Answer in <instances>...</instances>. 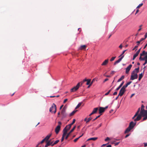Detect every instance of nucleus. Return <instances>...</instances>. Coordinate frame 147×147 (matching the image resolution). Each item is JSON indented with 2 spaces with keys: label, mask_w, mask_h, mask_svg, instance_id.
Listing matches in <instances>:
<instances>
[{
  "label": "nucleus",
  "mask_w": 147,
  "mask_h": 147,
  "mask_svg": "<svg viewBox=\"0 0 147 147\" xmlns=\"http://www.w3.org/2000/svg\"><path fill=\"white\" fill-rule=\"evenodd\" d=\"M140 110V108H139L134 116L132 117V119H134V121H135L140 120L142 117L147 115V110H146L140 111V114H138Z\"/></svg>",
  "instance_id": "nucleus-1"
},
{
  "label": "nucleus",
  "mask_w": 147,
  "mask_h": 147,
  "mask_svg": "<svg viewBox=\"0 0 147 147\" xmlns=\"http://www.w3.org/2000/svg\"><path fill=\"white\" fill-rule=\"evenodd\" d=\"M56 106L54 103H53L50 108L49 111L51 113H55L56 112Z\"/></svg>",
  "instance_id": "nucleus-2"
},
{
  "label": "nucleus",
  "mask_w": 147,
  "mask_h": 147,
  "mask_svg": "<svg viewBox=\"0 0 147 147\" xmlns=\"http://www.w3.org/2000/svg\"><path fill=\"white\" fill-rule=\"evenodd\" d=\"M58 125L56 127L55 129V131L56 134H58L59 132L61 129V122L59 121L58 122Z\"/></svg>",
  "instance_id": "nucleus-3"
},
{
  "label": "nucleus",
  "mask_w": 147,
  "mask_h": 147,
  "mask_svg": "<svg viewBox=\"0 0 147 147\" xmlns=\"http://www.w3.org/2000/svg\"><path fill=\"white\" fill-rule=\"evenodd\" d=\"M79 83H78L76 86L74 87L70 90L71 92H74L77 91L80 86Z\"/></svg>",
  "instance_id": "nucleus-4"
},
{
  "label": "nucleus",
  "mask_w": 147,
  "mask_h": 147,
  "mask_svg": "<svg viewBox=\"0 0 147 147\" xmlns=\"http://www.w3.org/2000/svg\"><path fill=\"white\" fill-rule=\"evenodd\" d=\"M138 78V75L137 74L135 73V71H133L131 73L130 79L133 80L135 79H136Z\"/></svg>",
  "instance_id": "nucleus-5"
},
{
  "label": "nucleus",
  "mask_w": 147,
  "mask_h": 147,
  "mask_svg": "<svg viewBox=\"0 0 147 147\" xmlns=\"http://www.w3.org/2000/svg\"><path fill=\"white\" fill-rule=\"evenodd\" d=\"M65 111L66 109L64 107L61 111V114L62 115V119H63L67 115V114L65 112Z\"/></svg>",
  "instance_id": "nucleus-6"
},
{
  "label": "nucleus",
  "mask_w": 147,
  "mask_h": 147,
  "mask_svg": "<svg viewBox=\"0 0 147 147\" xmlns=\"http://www.w3.org/2000/svg\"><path fill=\"white\" fill-rule=\"evenodd\" d=\"M125 91V89L122 87L120 90L118 94V96H122Z\"/></svg>",
  "instance_id": "nucleus-7"
},
{
  "label": "nucleus",
  "mask_w": 147,
  "mask_h": 147,
  "mask_svg": "<svg viewBox=\"0 0 147 147\" xmlns=\"http://www.w3.org/2000/svg\"><path fill=\"white\" fill-rule=\"evenodd\" d=\"M71 127V126L69 125V124L67 125L63 129V132H64L65 131H66V134H67V131H68L70 129Z\"/></svg>",
  "instance_id": "nucleus-8"
},
{
  "label": "nucleus",
  "mask_w": 147,
  "mask_h": 147,
  "mask_svg": "<svg viewBox=\"0 0 147 147\" xmlns=\"http://www.w3.org/2000/svg\"><path fill=\"white\" fill-rule=\"evenodd\" d=\"M139 59L140 61H145V62L143 65H144L147 63V58H145L144 57H142V56H140Z\"/></svg>",
  "instance_id": "nucleus-9"
},
{
  "label": "nucleus",
  "mask_w": 147,
  "mask_h": 147,
  "mask_svg": "<svg viewBox=\"0 0 147 147\" xmlns=\"http://www.w3.org/2000/svg\"><path fill=\"white\" fill-rule=\"evenodd\" d=\"M76 127V126H74L73 128L67 134V136H66L65 137V139L66 140H67L68 138V137H69V136L70 135V134L71 133H72L74 130L75 129Z\"/></svg>",
  "instance_id": "nucleus-10"
},
{
  "label": "nucleus",
  "mask_w": 147,
  "mask_h": 147,
  "mask_svg": "<svg viewBox=\"0 0 147 147\" xmlns=\"http://www.w3.org/2000/svg\"><path fill=\"white\" fill-rule=\"evenodd\" d=\"M132 66V65L131 64L129 65L126 68L125 70V73L126 74H128L129 73V72L130 70L131 67Z\"/></svg>",
  "instance_id": "nucleus-11"
},
{
  "label": "nucleus",
  "mask_w": 147,
  "mask_h": 147,
  "mask_svg": "<svg viewBox=\"0 0 147 147\" xmlns=\"http://www.w3.org/2000/svg\"><path fill=\"white\" fill-rule=\"evenodd\" d=\"M136 124V123H134L133 121L130 122L129 127L131 129L134 127Z\"/></svg>",
  "instance_id": "nucleus-12"
},
{
  "label": "nucleus",
  "mask_w": 147,
  "mask_h": 147,
  "mask_svg": "<svg viewBox=\"0 0 147 147\" xmlns=\"http://www.w3.org/2000/svg\"><path fill=\"white\" fill-rule=\"evenodd\" d=\"M144 55H145L144 57L147 58V52H146L145 51H143L142 53L140 54V55L142 57Z\"/></svg>",
  "instance_id": "nucleus-13"
},
{
  "label": "nucleus",
  "mask_w": 147,
  "mask_h": 147,
  "mask_svg": "<svg viewBox=\"0 0 147 147\" xmlns=\"http://www.w3.org/2000/svg\"><path fill=\"white\" fill-rule=\"evenodd\" d=\"M104 109V107H99V114H100V115L102 114V113L104 112L105 111Z\"/></svg>",
  "instance_id": "nucleus-14"
},
{
  "label": "nucleus",
  "mask_w": 147,
  "mask_h": 147,
  "mask_svg": "<svg viewBox=\"0 0 147 147\" xmlns=\"http://www.w3.org/2000/svg\"><path fill=\"white\" fill-rule=\"evenodd\" d=\"M124 56V55H123L121 57V58L115 61V62L114 63V65H115L117 63H119L122 59L123 58Z\"/></svg>",
  "instance_id": "nucleus-15"
},
{
  "label": "nucleus",
  "mask_w": 147,
  "mask_h": 147,
  "mask_svg": "<svg viewBox=\"0 0 147 147\" xmlns=\"http://www.w3.org/2000/svg\"><path fill=\"white\" fill-rule=\"evenodd\" d=\"M109 61V59L105 60L101 64L102 65H105L107 64Z\"/></svg>",
  "instance_id": "nucleus-16"
},
{
  "label": "nucleus",
  "mask_w": 147,
  "mask_h": 147,
  "mask_svg": "<svg viewBox=\"0 0 147 147\" xmlns=\"http://www.w3.org/2000/svg\"><path fill=\"white\" fill-rule=\"evenodd\" d=\"M53 142H51V140H49L48 141L47 143V144L45 145V147H47L48 146H49L50 145H51L52 144Z\"/></svg>",
  "instance_id": "nucleus-17"
},
{
  "label": "nucleus",
  "mask_w": 147,
  "mask_h": 147,
  "mask_svg": "<svg viewBox=\"0 0 147 147\" xmlns=\"http://www.w3.org/2000/svg\"><path fill=\"white\" fill-rule=\"evenodd\" d=\"M64 132H63V135H62V137L61 138V142H62L64 140V137L66 135V134H66V131H64Z\"/></svg>",
  "instance_id": "nucleus-18"
},
{
  "label": "nucleus",
  "mask_w": 147,
  "mask_h": 147,
  "mask_svg": "<svg viewBox=\"0 0 147 147\" xmlns=\"http://www.w3.org/2000/svg\"><path fill=\"white\" fill-rule=\"evenodd\" d=\"M98 109V107L95 108L93 109L92 112L93 114H95L97 112Z\"/></svg>",
  "instance_id": "nucleus-19"
},
{
  "label": "nucleus",
  "mask_w": 147,
  "mask_h": 147,
  "mask_svg": "<svg viewBox=\"0 0 147 147\" xmlns=\"http://www.w3.org/2000/svg\"><path fill=\"white\" fill-rule=\"evenodd\" d=\"M124 82V81H122V82L120 84V85L116 89V90H115L116 91L118 90L119 89L122 87V86H123V84Z\"/></svg>",
  "instance_id": "nucleus-20"
},
{
  "label": "nucleus",
  "mask_w": 147,
  "mask_h": 147,
  "mask_svg": "<svg viewBox=\"0 0 147 147\" xmlns=\"http://www.w3.org/2000/svg\"><path fill=\"white\" fill-rule=\"evenodd\" d=\"M132 82L131 81H130L127 83L125 85L123 86L122 87L125 89V88Z\"/></svg>",
  "instance_id": "nucleus-21"
},
{
  "label": "nucleus",
  "mask_w": 147,
  "mask_h": 147,
  "mask_svg": "<svg viewBox=\"0 0 147 147\" xmlns=\"http://www.w3.org/2000/svg\"><path fill=\"white\" fill-rule=\"evenodd\" d=\"M88 80V79H84L82 81L78 83H79L80 84V86H82L83 84L85 82H87Z\"/></svg>",
  "instance_id": "nucleus-22"
},
{
  "label": "nucleus",
  "mask_w": 147,
  "mask_h": 147,
  "mask_svg": "<svg viewBox=\"0 0 147 147\" xmlns=\"http://www.w3.org/2000/svg\"><path fill=\"white\" fill-rule=\"evenodd\" d=\"M51 136V134L49 135H47L45 138H44L45 139V140L46 142H47L48 140L50 138Z\"/></svg>",
  "instance_id": "nucleus-23"
},
{
  "label": "nucleus",
  "mask_w": 147,
  "mask_h": 147,
  "mask_svg": "<svg viewBox=\"0 0 147 147\" xmlns=\"http://www.w3.org/2000/svg\"><path fill=\"white\" fill-rule=\"evenodd\" d=\"M98 138L97 137H94V138H90L87 140V141H88L90 140H92L93 141H95Z\"/></svg>",
  "instance_id": "nucleus-24"
},
{
  "label": "nucleus",
  "mask_w": 147,
  "mask_h": 147,
  "mask_svg": "<svg viewBox=\"0 0 147 147\" xmlns=\"http://www.w3.org/2000/svg\"><path fill=\"white\" fill-rule=\"evenodd\" d=\"M131 129L129 127L127 128L125 131V133L126 134L129 132Z\"/></svg>",
  "instance_id": "nucleus-25"
},
{
  "label": "nucleus",
  "mask_w": 147,
  "mask_h": 147,
  "mask_svg": "<svg viewBox=\"0 0 147 147\" xmlns=\"http://www.w3.org/2000/svg\"><path fill=\"white\" fill-rule=\"evenodd\" d=\"M139 54L138 53L136 52V53L134 55L132 60H134L135 58Z\"/></svg>",
  "instance_id": "nucleus-26"
},
{
  "label": "nucleus",
  "mask_w": 147,
  "mask_h": 147,
  "mask_svg": "<svg viewBox=\"0 0 147 147\" xmlns=\"http://www.w3.org/2000/svg\"><path fill=\"white\" fill-rule=\"evenodd\" d=\"M146 38H141L140 40V41H138L136 43H138V45H139L140 42L142 41V40H144L145 39H146Z\"/></svg>",
  "instance_id": "nucleus-27"
},
{
  "label": "nucleus",
  "mask_w": 147,
  "mask_h": 147,
  "mask_svg": "<svg viewBox=\"0 0 147 147\" xmlns=\"http://www.w3.org/2000/svg\"><path fill=\"white\" fill-rule=\"evenodd\" d=\"M125 78V76H122L121 78H119L117 81V82H119L121 81L123 79H124Z\"/></svg>",
  "instance_id": "nucleus-28"
},
{
  "label": "nucleus",
  "mask_w": 147,
  "mask_h": 147,
  "mask_svg": "<svg viewBox=\"0 0 147 147\" xmlns=\"http://www.w3.org/2000/svg\"><path fill=\"white\" fill-rule=\"evenodd\" d=\"M86 47V45H82L80 47V49L81 50L85 49Z\"/></svg>",
  "instance_id": "nucleus-29"
},
{
  "label": "nucleus",
  "mask_w": 147,
  "mask_h": 147,
  "mask_svg": "<svg viewBox=\"0 0 147 147\" xmlns=\"http://www.w3.org/2000/svg\"><path fill=\"white\" fill-rule=\"evenodd\" d=\"M77 110H74L72 112H71L69 115L70 116H71L73 115L77 111Z\"/></svg>",
  "instance_id": "nucleus-30"
},
{
  "label": "nucleus",
  "mask_w": 147,
  "mask_h": 147,
  "mask_svg": "<svg viewBox=\"0 0 147 147\" xmlns=\"http://www.w3.org/2000/svg\"><path fill=\"white\" fill-rule=\"evenodd\" d=\"M82 102H80L79 103L78 105L75 108V109H76L79 108L82 105Z\"/></svg>",
  "instance_id": "nucleus-31"
},
{
  "label": "nucleus",
  "mask_w": 147,
  "mask_h": 147,
  "mask_svg": "<svg viewBox=\"0 0 147 147\" xmlns=\"http://www.w3.org/2000/svg\"><path fill=\"white\" fill-rule=\"evenodd\" d=\"M143 74L142 73H141L139 75V79H138V80L139 81H140L141 80V79H142V78L143 77Z\"/></svg>",
  "instance_id": "nucleus-32"
},
{
  "label": "nucleus",
  "mask_w": 147,
  "mask_h": 147,
  "mask_svg": "<svg viewBox=\"0 0 147 147\" xmlns=\"http://www.w3.org/2000/svg\"><path fill=\"white\" fill-rule=\"evenodd\" d=\"M139 69L140 68L139 67H138L137 68L135 69L134 70L135 71V72H136V73H138V72Z\"/></svg>",
  "instance_id": "nucleus-33"
},
{
  "label": "nucleus",
  "mask_w": 147,
  "mask_h": 147,
  "mask_svg": "<svg viewBox=\"0 0 147 147\" xmlns=\"http://www.w3.org/2000/svg\"><path fill=\"white\" fill-rule=\"evenodd\" d=\"M90 81H91V79H88V80H87V83H86V85H89L90 84Z\"/></svg>",
  "instance_id": "nucleus-34"
},
{
  "label": "nucleus",
  "mask_w": 147,
  "mask_h": 147,
  "mask_svg": "<svg viewBox=\"0 0 147 147\" xmlns=\"http://www.w3.org/2000/svg\"><path fill=\"white\" fill-rule=\"evenodd\" d=\"M144 105H142L141 106V109L140 111H142L144 110H145L144 109Z\"/></svg>",
  "instance_id": "nucleus-35"
},
{
  "label": "nucleus",
  "mask_w": 147,
  "mask_h": 147,
  "mask_svg": "<svg viewBox=\"0 0 147 147\" xmlns=\"http://www.w3.org/2000/svg\"><path fill=\"white\" fill-rule=\"evenodd\" d=\"M137 45H136V46H135L134 47L133 49L132 50L134 51L136 49V51L137 50V48L138 47V46L139 45H138V43H137Z\"/></svg>",
  "instance_id": "nucleus-36"
},
{
  "label": "nucleus",
  "mask_w": 147,
  "mask_h": 147,
  "mask_svg": "<svg viewBox=\"0 0 147 147\" xmlns=\"http://www.w3.org/2000/svg\"><path fill=\"white\" fill-rule=\"evenodd\" d=\"M75 121H76V120H75V119H73V121L72 122H71V123L70 124H69V125L71 126V125L75 123Z\"/></svg>",
  "instance_id": "nucleus-37"
},
{
  "label": "nucleus",
  "mask_w": 147,
  "mask_h": 147,
  "mask_svg": "<svg viewBox=\"0 0 147 147\" xmlns=\"http://www.w3.org/2000/svg\"><path fill=\"white\" fill-rule=\"evenodd\" d=\"M92 118L91 117H90L87 119V120L86 121V123H87L89 122V121L92 119Z\"/></svg>",
  "instance_id": "nucleus-38"
},
{
  "label": "nucleus",
  "mask_w": 147,
  "mask_h": 147,
  "mask_svg": "<svg viewBox=\"0 0 147 147\" xmlns=\"http://www.w3.org/2000/svg\"><path fill=\"white\" fill-rule=\"evenodd\" d=\"M143 5V3H141L136 8H139L141 7Z\"/></svg>",
  "instance_id": "nucleus-39"
},
{
  "label": "nucleus",
  "mask_w": 147,
  "mask_h": 147,
  "mask_svg": "<svg viewBox=\"0 0 147 147\" xmlns=\"http://www.w3.org/2000/svg\"><path fill=\"white\" fill-rule=\"evenodd\" d=\"M100 116V115H99L98 116H97L94 119L92 120V121H95Z\"/></svg>",
  "instance_id": "nucleus-40"
},
{
  "label": "nucleus",
  "mask_w": 147,
  "mask_h": 147,
  "mask_svg": "<svg viewBox=\"0 0 147 147\" xmlns=\"http://www.w3.org/2000/svg\"><path fill=\"white\" fill-rule=\"evenodd\" d=\"M116 57H112V58L111 59L110 61H113L115 59Z\"/></svg>",
  "instance_id": "nucleus-41"
},
{
  "label": "nucleus",
  "mask_w": 147,
  "mask_h": 147,
  "mask_svg": "<svg viewBox=\"0 0 147 147\" xmlns=\"http://www.w3.org/2000/svg\"><path fill=\"white\" fill-rule=\"evenodd\" d=\"M102 123H101L99 125V126H98L97 127H96L95 128V130H96L99 127H100L102 125Z\"/></svg>",
  "instance_id": "nucleus-42"
},
{
  "label": "nucleus",
  "mask_w": 147,
  "mask_h": 147,
  "mask_svg": "<svg viewBox=\"0 0 147 147\" xmlns=\"http://www.w3.org/2000/svg\"><path fill=\"white\" fill-rule=\"evenodd\" d=\"M143 117H144L143 118V121L145 120L146 119H147V115Z\"/></svg>",
  "instance_id": "nucleus-43"
},
{
  "label": "nucleus",
  "mask_w": 147,
  "mask_h": 147,
  "mask_svg": "<svg viewBox=\"0 0 147 147\" xmlns=\"http://www.w3.org/2000/svg\"><path fill=\"white\" fill-rule=\"evenodd\" d=\"M45 140L44 138L43 139L40 143V144H42Z\"/></svg>",
  "instance_id": "nucleus-44"
},
{
  "label": "nucleus",
  "mask_w": 147,
  "mask_h": 147,
  "mask_svg": "<svg viewBox=\"0 0 147 147\" xmlns=\"http://www.w3.org/2000/svg\"><path fill=\"white\" fill-rule=\"evenodd\" d=\"M110 140V139L108 137H107L105 139V141H107L108 140Z\"/></svg>",
  "instance_id": "nucleus-45"
},
{
  "label": "nucleus",
  "mask_w": 147,
  "mask_h": 147,
  "mask_svg": "<svg viewBox=\"0 0 147 147\" xmlns=\"http://www.w3.org/2000/svg\"><path fill=\"white\" fill-rule=\"evenodd\" d=\"M59 142V140H56V141H55L54 142V144H57V143Z\"/></svg>",
  "instance_id": "nucleus-46"
},
{
  "label": "nucleus",
  "mask_w": 147,
  "mask_h": 147,
  "mask_svg": "<svg viewBox=\"0 0 147 147\" xmlns=\"http://www.w3.org/2000/svg\"><path fill=\"white\" fill-rule=\"evenodd\" d=\"M79 138L78 137L77 138H76V139H75L74 140V142H76L77 140L79 139Z\"/></svg>",
  "instance_id": "nucleus-47"
},
{
  "label": "nucleus",
  "mask_w": 147,
  "mask_h": 147,
  "mask_svg": "<svg viewBox=\"0 0 147 147\" xmlns=\"http://www.w3.org/2000/svg\"><path fill=\"white\" fill-rule=\"evenodd\" d=\"M111 92V90H109L108 92H107V93L105 94V95H107L108 94H109L110 92Z\"/></svg>",
  "instance_id": "nucleus-48"
},
{
  "label": "nucleus",
  "mask_w": 147,
  "mask_h": 147,
  "mask_svg": "<svg viewBox=\"0 0 147 147\" xmlns=\"http://www.w3.org/2000/svg\"><path fill=\"white\" fill-rule=\"evenodd\" d=\"M142 26V25H141L140 26V28L138 29V31H140L142 29L141 27Z\"/></svg>",
  "instance_id": "nucleus-49"
},
{
  "label": "nucleus",
  "mask_w": 147,
  "mask_h": 147,
  "mask_svg": "<svg viewBox=\"0 0 147 147\" xmlns=\"http://www.w3.org/2000/svg\"><path fill=\"white\" fill-rule=\"evenodd\" d=\"M119 142H117V143H114L115 145V146H116L118 145L119 144Z\"/></svg>",
  "instance_id": "nucleus-50"
},
{
  "label": "nucleus",
  "mask_w": 147,
  "mask_h": 147,
  "mask_svg": "<svg viewBox=\"0 0 147 147\" xmlns=\"http://www.w3.org/2000/svg\"><path fill=\"white\" fill-rule=\"evenodd\" d=\"M94 79H93L92 80V82H90V85H92V84H93V82H94Z\"/></svg>",
  "instance_id": "nucleus-51"
},
{
  "label": "nucleus",
  "mask_w": 147,
  "mask_h": 147,
  "mask_svg": "<svg viewBox=\"0 0 147 147\" xmlns=\"http://www.w3.org/2000/svg\"><path fill=\"white\" fill-rule=\"evenodd\" d=\"M68 100L67 99H65L63 101V103H65Z\"/></svg>",
  "instance_id": "nucleus-52"
},
{
  "label": "nucleus",
  "mask_w": 147,
  "mask_h": 147,
  "mask_svg": "<svg viewBox=\"0 0 147 147\" xmlns=\"http://www.w3.org/2000/svg\"><path fill=\"white\" fill-rule=\"evenodd\" d=\"M141 48H140V49H139L138 51L137 52V53H138L139 54L140 53V50H141Z\"/></svg>",
  "instance_id": "nucleus-53"
},
{
  "label": "nucleus",
  "mask_w": 147,
  "mask_h": 147,
  "mask_svg": "<svg viewBox=\"0 0 147 147\" xmlns=\"http://www.w3.org/2000/svg\"><path fill=\"white\" fill-rule=\"evenodd\" d=\"M122 47L123 46L122 44H121L119 46V47L121 49L122 48Z\"/></svg>",
  "instance_id": "nucleus-54"
},
{
  "label": "nucleus",
  "mask_w": 147,
  "mask_h": 147,
  "mask_svg": "<svg viewBox=\"0 0 147 147\" xmlns=\"http://www.w3.org/2000/svg\"><path fill=\"white\" fill-rule=\"evenodd\" d=\"M117 94V92H115L113 94V95H116Z\"/></svg>",
  "instance_id": "nucleus-55"
},
{
  "label": "nucleus",
  "mask_w": 147,
  "mask_h": 147,
  "mask_svg": "<svg viewBox=\"0 0 147 147\" xmlns=\"http://www.w3.org/2000/svg\"><path fill=\"white\" fill-rule=\"evenodd\" d=\"M144 36L145 37V38H146L147 37V32L144 35Z\"/></svg>",
  "instance_id": "nucleus-56"
},
{
  "label": "nucleus",
  "mask_w": 147,
  "mask_h": 147,
  "mask_svg": "<svg viewBox=\"0 0 147 147\" xmlns=\"http://www.w3.org/2000/svg\"><path fill=\"white\" fill-rule=\"evenodd\" d=\"M108 80H109V79H108V78H106V79H105V80H104V82H106V81H108Z\"/></svg>",
  "instance_id": "nucleus-57"
},
{
  "label": "nucleus",
  "mask_w": 147,
  "mask_h": 147,
  "mask_svg": "<svg viewBox=\"0 0 147 147\" xmlns=\"http://www.w3.org/2000/svg\"><path fill=\"white\" fill-rule=\"evenodd\" d=\"M115 72V71H111V74H114Z\"/></svg>",
  "instance_id": "nucleus-58"
},
{
  "label": "nucleus",
  "mask_w": 147,
  "mask_h": 147,
  "mask_svg": "<svg viewBox=\"0 0 147 147\" xmlns=\"http://www.w3.org/2000/svg\"><path fill=\"white\" fill-rule=\"evenodd\" d=\"M144 147H146V146H147V143H144Z\"/></svg>",
  "instance_id": "nucleus-59"
},
{
  "label": "nucleus",
  "mask_w": 147,
  "mask_h": 147,
  "mask_svg": "<svg viewBox=\"0 0 147 147\" xmlns=\"http://www.w3.org/2000/svg\"><path fill=\"white\" fill-rule=\"evenodd\" d=\"M129 135V134H127V135H126V136H125V138H127V137H128Z\"/></svg>",
  "instance_id": "nucleus-60"
},
{
  "label": "nucleus",
  "mask_w": 147,
  "mask_h": 147,
  "mask_svg": "<svg viewBox=\"0 0 147 147\" xmlns=\"http://www.w3.org/2000/svg\"><path fill=\"white\" fill-rule=\"evenodd\" d=\"M134 95V94H132L130 96V98H131Z\"/></svg>",
  "instance_id": "nucleus-61"
},
{
  "label": "nucleus",
  "mask_w": 147,
  "mask_h": 147,
  "mask_svg": "<svg viewBox=\"0 0 147 147\" xmlns=\"http://www.w3.org/2000/svg\"><path fill=\"white\" fill-rule=\"evenodd\" d=\"M126 50H125L123 52V53H122V54H123L124 53H125V52L126 51Z\"/></svg>",
  "instance_id": "nucleus-62"
},
{
  "label": "nucleus",
  "mask_w": 147,
  "mask_h": 147,
  "mask_svg": "<svg viewBox=\"0 0 147 147\" xmlns=\"http://www.w3.org/2000/svg\"><path fill=\"white\" fill-rule=\"evenodd\" d=\"M63 107V105H62L60 107V109L61 110L62 108Z\"/></svg>",
  "instance_id": "nucleus-63"
},
{
  "label": "nucleus",
  "mask_w": 147,
  "mask_h": 147,
  "mask_svg": "<svg viewBox=\"0 0 147 147\" xmlns=\"http://www.w3.org/2000/svg\"><path fill=\"white\" fill-rule=\"evenodd\" d=\"M106 147H111V145H109Z\"/></svg>",
  "instance_id": "nucleus-64"
}]
</instances>
